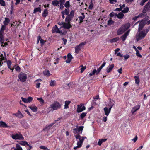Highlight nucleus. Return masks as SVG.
Segmentation results:
<instances>
[{"label": "nucleus", "instance_id": "603ef678", "mask_svg": "<svg viewBox=\"0 0 150 150\" xmlns=\"http://www.w3.org/2000/svg\"><path fill=\"white\" fill-rule=\"evenodd\" d=\"M69 15L73 18L74 15V11L73 10H72L70 12V14H69Z\"/></svg>", "mask_w": 150, "mask_h": 150}, {"label": "nucleus", "instance_id": "4be33fe9", "mask_svg": "<svg viewBox=\"0 0 150 150\" xmlns=\"http://www.w3.org/2000/svg\"><path fill=\"white\" fill-rule=\"evenodd\" d=\"M73 18L69 15H67L65 18V21L67 23H70Z\"/></svg>", "mask_w": 150, "mask_h": 150}, {"label": "nucleus", "instance_id": "4468645a", "mask_svg": "<svg viewBox=\"0 0 150 150\" xmlns=\"http://www.w3.org/2000/svg\"><path fill=\"white\" fill-rule=\"evenodd\" d=\"M55 124V122H53L52 123L50 124V125L46 126V127L43 128V130L44 131H47L50 129L52 126Z\"/></svg>", "mask_w": 150, "mask_h": 150}, {"label": "nucleus", "instance_id": "bb28decb", "mask_svg": "<svg viewBox=\"0 0 150 150\" xmlns=\"http://www.w3.org/2000/svg\"><path fill=\"white\" fill-rule=\"evenodd\" d=\"M119 40V37H117L112 39L110 40V42L112 43L118 41Z\"/></svg>", "mask_w": 150, "mask_h": 150}, {"label": "nucleus", "instance_id": "de8ad7c7", "mask_svg": "<svg viewBox=\"0 0 150 150\" xmlns=\"http://www.w3.org/2000/svg\"><path fill=\"white\" fill-rule=\"evenodd\" d=\"M38 100L40 102L41 105H42L44 103V101L42 98H38Z\"/></svg>", "mask_w": 150, "mask_h": 150}, {"label": "nucleus", "instance_id": "1a4fd4ad", "mask_svg": "<svg viewBox=\"0 0 150 150\" xmlns=\"http://www.w3.org/2000/svg\"><path fill=\"white\" fill-rule=\"evenodd\" d=\"M21 98L22 101L25 103H30L33 100V98L31 97H29L27 98L22 97Z\"/></svg>", "mask_w": 150, "mask_h": 150}, {"label": "nucleus", "instance_id": "8fccbe9b", "mask_svg": "<svg viewBox=\"0 0 150 150\" xmlns=\"http://www.w3.org/2000/svg\"><path fill=\"white\" fill-rule=\"evenodd\" d=\"M81 66L82 67L81 68V73L83 72L85 69H86V66H83V65H81Z\"/></svg>", "mask_w": 150, "mask_h": 150}, {"label": "nucleus", "instance_id": "9d476101", "mask_svg": "<svg viewBox=\"0 0 150 150\" xmlns=\"http://www.w3.org/2000/svg\"><path fill=\"white\" fill-rule=\"evenodd\" d=\"M129 30L127 31L120 37V38L122 40V41H124L125 40L127 37L129 35Z\"/></svg>", "mask_w": 150, "mask_h": 150}, {"label": "nucleus", "instance_id": "412c9836", "mask_svg": "<svg viewBox=\"0 0 150 150\" xmlns=\"http://www.w3.org/2000/svg\"><path fill=\"white\" fill-rule=\"evenodd\" d=\"M65 1V0H59V2H60V6L59 8L61 10H62L64 8V6L63 5Z\"/></svg>", "mask_w": 150, "mask_h": 150}, {"label": "nucleus", "instance_id": "e2e57ef3", "mask_svg": "<svg viewBox=\"0 0 150 150\" xmlns=\"http://www.w3.org/2000/svg\"><path fill=\"white\" fill-rule=\"evenodd\" d=\"M115 11H122V9H121V8L120 7L119 8H117L115 9Z\"/></svg>", "mask_w": 150, "mask_h": 150}, {"label": "nucleus", "instance_id": "2eb2a0df", "mask_svg": "<svg viewBox=\"0 0 150 150\" xmlns=\"http://www.w3.org/2000/svg\"><path fill=\"white\" fill-rule=\"evenodd\" d=\"M59 32L60 30L58 28L57 26L55 25L53 27L52 30V33H59Z\"/></svg>", "mask_w": 150, "mask_h": 150}, {"label": "nucleus", "instance_id": "79ce46f5", "mask_svg": "<svg viewBox=\"0 0 150 150\" xmlns=\"http://www.w3.org/2000/svg\"><path fill=\"white\" fill-rule=\"evenodd\" d=\"M63 11V13L67 15H69V10L68 9H65L64 11Z\"/></svg>", "mask_w": 150, "mask_h": 150}, {"label": "nucleus", "instance_id": "423d86ee", "mask_svg": "<svg viewBox=\"0 0 150 150\" xmlns=\"http://www.w3.org/2000/svg\"><path fill=\"white\" fill-rule=\"evenodd\" d=\"M127 29L124 25H122L117 31V35H120L123 34L127 30Z\"/></svg>", "mask_w": 150, "mask_h": 150}, {"label": "nucleus", "instance_id": "6e6d98bb", "mask_svg": "<svg viewBox=\"0 0 150 150\" xmlns=\"http://www.w3.org/2000/svg\"><path fill=\"white\" fill-rule=\"evenodd\" d=\"M40 43L41 44V46H42L44 44L45 42H46V41H45L44 40L41 39L40 40Z\"/></svg>", "mask_w": 150, "mask_h": 150}, {"label": "nucleus", "instance_id": "a878e982", "mask_svg": "<svg viewBox=\"0 0 150 150\" xmlns=\"http://www.w3.org/2000/svg\"><path fill=\"white\" fill-rule=\"evenodd\" d=\"M106 63V62H104L102 64L101 66L97 69V71H98V73H99L101 71V70L105 66Z\"/></svg>", "mask_w": 150, "mask_h": 150}, {"label": "nucleus", "instance_id": "ea45409f", "mask_svg": "<svg viewBox=\"0 0 150 150\" xmlns=\"http://www.w3.org/2000/svg\"><path fill=\"white\" fill-rule=\"evenodd\" d=\"M87 112H83L80 115L79 118L81 119H83L86 116Z\"/></svg>", "mask_w": 150, "mask_h": 150}, {"label": "nucleus", "instance_id": "2f4dec72", "mask_svg": "<svg viewBox=\"0 0 150 150\" xmlns=\"http://www.w3.org/2000/svg\"><path fill=\"white\" fill-rule=\"evenodd\" d=\"M144 25L143 23H140L139 25L138 31L139 32L144 27Z\"/></svg>", "mask_w": 150, "mask_h": 150}, {"label": "nucleus", "instance_id": "f8f14e48", "mask_svg": "<svg viewBox=\"0 0 150 150\" xmlns=\"http://www.w3.org/2000/svg\"><path fill=\"white\" fill-rule=\"evenodd\" d=\"M114 67V65L113 64H112L110 65H109L106 68V71L108 73L112 71Z\"/></svg>", "mask_w": 150, "mask_h": 150}, {"label": "nucleus", "instance_id": "774afa93", "mask_svg": "<svg viewBox=\"0 0 150 150\" xmlns=\"http://www.w3.org/2000/svg\"><path fill=\"white\" fill-rule=\"evenodd\" d=\"M62 40L64 42V44L66 45V44L67 42V39H66L64 38H62Z\"/></svg>", "mask_w": 150, "mask_h": 150}, {"label": "nucleus", "instance_id": "0eeeda50", "mask_svg": "<svg viewBox=\"0 0 150 150\" xmlns=\"http://www.w3.org/2000/svg\"><path fill=\"white\" fill-rule=\"evenodd\" d=\"M83 105L84 104H81L79 105H78L76 109L77 112L80 113L85 110L86 107Z\"/></svg>", "mask_w": 150, "mask_h": 150}, {"label": "nucleus", "instance_id": "052dcab7", "mask_svg": "<svg viewBox=\"0 0 150 150\" xmlns=\"http://www.w3.org/2000/svg\"><path fill=\"white\" fill-rule=\"evenodd\" d=\"M116 14L113 12H112L110 14V16L111 17H114L115 15L116 16Z\"/></svg>", "mask_w": 150, "mask_h": 150}, {"label": "nucleus", "instance_id": "0e129e2a", "mask_svg": "<svg viewBox=\"0 0 150 150\" xmlns=\"http://www.w3.org/2000/svg\"><path fill=\"white\" fill-rule=\"evenodd\" d=\"M67 57L68 58H71V59H72L73 58V57L72 56V55L70 53H69L67 55Z\"/></svg>", "mask_w": 150, "mask_h": 150}, {"label": "nucleus", "instance_id": "72a5a7b5", "mask_svg": "<svg viewBox=\"0 0 150 150\" xmlns=\"http://www.w3.org/2000/svg\"><path fill=\"white\" fill-rule=\"evenodd\" d=\"M52 3L53 6H57L59 4V1L57 0H54L52 2Z\"/></svg>", "mask_w": 150, "mask_h": 150}, {"label": "nucleus", "instance_id": "4d7b16f0", "mask_svg": "<svg viewBox=\"0 0 150 150\" xmlns=\"http://www.w3.org/2000/svg\"><path fill=\"white\" fill-rule=\"evenodd\" d=\"M82 139L79 138V142H80L82 144L83 142V141L84 140V139L85 138H86V137H85L83 136V137H82Z\"/></svg>", "mask_w": 150, "mask_h": 150}, {"label": "nucleus", "instance_id": "f257e3e1", "mask_svg": "<svg viewBox=\"0 0 150 150\" xmlns=\"http://www.w3.org/2000/svg\"><path fill=\"white\" fill-rule=\"evenodd\" d=\"M150 29V26L148 28L144 29L143 31L139 32L138 35L136 36L137 41H138L143 38L145 37Z\"/></svg>", "mask_w": 150, "mask_h": 150}, {"label": "nucleus", "instance_id": "f704fd0d", "mask_svg": "<svg viewBox=\"0 0 150 150\" xmlns=\"http://www.w3.org/2000/svg\"><path fill=\"white\" fill-rule=\"evenodd\" d=\"M123 8V9H122V13H127L129 11V8L128 7L126 6Z\"/></svg>", "mask_w": 150, "mask_h": 150}, {"label": "nucleus", "instance_id": "3c124183", "mask_svg": "<svg viewBox=\"0 0 150 150\" xmlns=\"http://www.w3.org/2000/svg\"><path fill=\"white\" fill-rule=\"evenodd\" d=\"M81 15H82V16L79 17V19L83 20L85 18V15L83 13H82Z\"/></svg>", "mask_w": 150, "mask_h": 150}, {"label": "nucleus", "instance_id": "5701e85b", "mask_svg": "<svg viewBox=\"0 0 150 150\" xmlns=\"http://www.w3.org/2000/svg\"><path fill=\"white\" fill-rule=\"evenodd\" d=\"M134 78L135 79V83L137 85H139L140 82V79L139 76H134Z\"/></svg>", "mask_w": 150, "mask_h": 150}, {"label": "nucleus", "instance_id": "c03bdc74", "mask_svg": "<svg viewBox=\"0 0 150 150\" xmlns=\"http://www.w3.org/2000/svg\"><path fill=\"white\" fill-rule=\"evenodd\" d=\"M64 6L66 8H68L70 7V2L69 1L66 2L64 4Z\"/></svg>", "mask_w": 150, "mask_h": 150}, {"label": "nucleus", "instance_id": "aec40b11", "mask_svg": "<svg viewBox=\"0 0 150 150\" xmlns=\"http://www.w3.org/2000/svg\"><path fill=\"white\" fill-rule=\"evenodd\" d=\"M150 8H149V7L147 6V5H146L143 10V13L144 14H146V12L148 11H150Z\"/></svg>", "mask_w": 150, "mask_h": 150}, {"label": "nucleus", "instance_id": "bf43d9fd", "mask_svg": "<svg viewBox=\"0 0 150 150\" xmlns=\"http://www.w3.org/2000/svg\"><path fill=\"white\" fill-rule=\"evenodd\" d=\"M72 59L69 58H68L66 60V63H69L71 61Z\"/></svg>", "mask_w": 150, "mask_h": 150}, {"label": "nucleus", "instance_id": "473e14b6", "mask_svg": "<svg viewBox=\"0 0 150 150\" xmlns=\"http://www.w3.org/2000/svg\"><path fill=\"white\" fill-rule=\"evenodd\" d=\"M103 110H104L105 114L107 116H108L109 115V114L110 113L108 110V108L107 107H105L104 108Z\"/></svg>", "mask_w": 150, "mask_h": 150}, {"label": "nucleus", "instance_id": "39448f33", "mask_svg": "<svg viewBox=\"0 0 150 150\" xmlns=\"http://www.w3.org/2000/svg\"><path fill=\"white\" fill-rule=\"evenodd\" d=\"M84 127L83 126H79L78 128H75L73 129V133L74 134H81Z\"/></svg>", "mask_w": 150, "mask_h": 150}, {"label": "nucleus", "instance_id": "cd10ccee", "mask_svg": "<svg viewBox=\"0 0 150 150\" xmlns=\"http://www.w3.org/2000/svg\"><path fill=\"white\" fill-rule=\"evenodd\" d=\"M48 14V10L47 9H45L42 13V16L44 17H46Z\"/></svg>", "mask_w": 150, "mask_h": 150}, {"label": "nucleus", "instance_id": "338daca9", "mask_svg": "<svg viewBox=\"0 0 150 150\" xmlns=\"http://www.w3.org/2000/svg\"><path fill=\"white\" fill-rule=\"evenodd\" d=\"M102 140H101V139H99V141L98 142V144L99 145V146H100L101 145L102 143Z\"/></svg>", "mask_w": 150, "mask_h": 150}, {"label": "nucleus", "instance_id": "58836bf2", "mask_svg": "<svg viewBox=\"0 0 150 150\" xmlns=\"http://www.w3.org/2000/svg\"><path fill=\"white\" fill-rule=\"evenodd\" d=\"M21 124L25 128H27L29 127V125L28 124L25 122H22Z\"/></svg>", "mask_w": 150, "mask_h": 150}, {"label": "nucleus", "instance_id": "680f3d73", "mask_svg": "<svg viewBox=\"0 0 150 150\" xmlns=\"http://www.w3.org/2000/svg\"><path fill=\"white\" fill-rule=\"evenodd\" d=\"M136 54L137 56L139 57L140 58H142V55H141V54H140L139 51L137 52L136 53Z\"/></svg>", "mask_w": 150, "mask_h": 150}, {"label": "nucleus", "instance_id": "49530a36", "mask_svg": "<svg viewBox=\"0 0 150 150\" xmlns=\"http://www.w3.org/2000/svg\"><path fill=\"white\" fill-rule=\"evenodd\" d=\"M20 144L22 145L25 146L28 145V144L26 142L23 141L20 143Z\"/></svg>", "mask_w": 150, "mask_h": 150}, {"label": "nucleus", "instance_id": "13d9d810", "mask_svg": "<svg viewBox=\"0 0 150 150\" xmlns=\"http://www.w3.org/2000/svg\"><path fill=\"white\" fill-rule=\"evenodd\" d=\"M40 148L44 150H49V149L44 146H41L40 147Z\"/></svg>", "mask_w": 150, "mask_h": 150}, {"label": "nucleus", "instance_id": "f3484780", "mask_svg": "<svg viewBox=\"0 0 150 150\" xmlns=\"http://www.w3.org/2000/svg\"><path fill=\"white\" fill-rule=\"evenodd\" d=\"M28 107L33 112H36L37 108L34 105H32L28 106Z\"/></svg>", "mask_w": 150, "mask_h": 150}, {"label": "nucleus", "instance_id": "f03ea898", "mask_svg": "<svg viewBox=\"0 0 150 150\" xmlns=\"http://www.w3.org/2000/svg\"><path fill=\"white\" fill-rule=\"evenodd\" d=\"M61 104L57 101H54L53 103L50 105L49 108H51L50 110L53 111L60 108Z\"/></svg>", "mask_w": 150, "mask_h": 150}, {"label": "nucleus", "instance_id": "7ed1b4c3", "mask_svg": "<svg viewBox=\"0 0 150 150\" xmlns=\"http://www.w3.org/2000/svg\"><path fill=\"white\" fill-rule=\"evenodd\" d=\"M86 42H83L77 45L75 48V52L77 54L79 53L82 47L85 45Z\"/></svg>", "mask_w": 150, "mask_h": 150}, {"label": "nucleus", "instance_id": "dca6fc26", "mask_svg": "<svg viewBox=\"0 0 150 150\" xmlns=\"http://www.w3.org/2000/svg\"><path fill=\"white\" fill-rule=\"evenodd\" d=\"M13 115H15L16 117L19 118H22L23 117L22 114L19 111H18L17 113L13 114Z\"/></svg>", "mask_w": 150, "mask_h": 150}, {"label": "nucleus", "instance_id": "e433bc0d", "mask_svg": "<svg viewBox=\"0 0 150 150\" xmlns=\"http://www.w3.org/2000/svg\"><path fill=\"white\" fill-rule=\"evenodd\" d=\"M6 62H7V64L8 68L9 69H11L12 70H13L14 68H11V61L10 60H8Z\"/></svg>", "mask_w": 150, "mask_h": 150}, {"label": "nucleus", "instance_id": "a18cd8bd", "mask_svg": "<svg viewBox=\"0 0 150 150\" xmlns=\"http://www.w3.org/2000/svg\"><path fill=\"white\" fill-rule=\"evenodd\" d=\"M96 72V69H94L93 70L92 72L90 73L89 74V76H91L93 75H94Z\"/></svg>", "mask_w": 150, "mask_h": 150}, {"label": "nucleus", "instance_id": "09e8293b", "mask_svg": "<svg viewBox=\"0 0 150 150\" xmlns=\"http://www.w3.org/2000/svg\"><path fill=\"white\" fill-rule=\"evenodd\" d=\"M114 21L112 19H110L108 21V25H110L113 24Z\"/></svg>", "mask_w": 150, "mask_h": 150}, {"label": "nucleus", "instance_id": "ddd939ff", "mask_svg": "<svg viewBox=\"0 0 150 150\" xmlns=\"http://www.w3.org/2000/svg\"><path fill=\"white\" fill-rule=\"evenodd\" d=\"M70 23H65L64 22L63 28L64 29H69L72 27V26Z\"/></svg>", "mask_w": 150, "mask_h": 150}, {"label": "nucleus", "instance_id": "c85d7f7f", "mask_svg": "<svg viewBox=\"0 0 150 150\" xmlns=\"http://www.w3.org/2000/svg\"><path fill=\"white\" fill-rule=\"evenodd\" d=\"M71 103L70 101H66L65 102L64 108V109H66L69 108V105Z\"/></svg>", "mask_w": 150, "mask_h": 150}, {"label": "nucleus", "instance_id": "5fc2aeb1", "mask_svg": "<svg viewBox=\"0 0 150 150\" xmlns=\"http://www.w3.org/2000/svg\"><path fill=\"white\" fill-rule=\"evenodd\" d=\"M148 0H142L140 3V5L141 6L144 5V3Z\"/></svg>", "mask_w": 150, "mask_h": 150}, {"label": "nucleus", "instance_id": "393cba45", "mask_svg": "<svg viewBox=\"0 0 150 150\" xmlns=\"http://www.w3.org/2000/svg\"><path fill=\"white\" fill-rule=\"evenodd\" d=\"M43 74L46 77H49L51 74L49 71L47 70H45L43 71Z\"/></svg>", "mask_w": 150, "mask_h": 150}, {"label": "nucleus", "instance_id": "a19ab883", "mask_svg": "<svg viewBox=\"0 0 150 150\" xmlns=\"http://www.w3.org/2000/svg\"><path fill=\"white\" fill-rule=\"evenodd\" d=\"M5 29V25H2L1 26V30L0 31V32H1L2 33L3 36V34L4 33L3 31Z\"/></svg>", "mask_w": 150, "mask_h": 150}, {"label": "nucleus", "instance_id": "7c9ffc66", "mask_svg": "<svg viewBox=\"0 0 150 150\" xmlns=\"http://www.w3.org/2000/svg\"><path fill=\"white\" fill-rule=\"evenodd\" d=\"M5 20L4 21L3 23L4 25H6L9 23L10 20L8 18H5Z\"/></svg>", "mask_w": 150, "mask_h": 150}, {"label": "nucleus", "instance_id": "6e6552de", "mask_svg": "<svg viewBox=\"0 0 150 150\" xmlns=\"http://www.w3.org/2000/svg\"><path fill=\"white\" fill-rule=\"evenodd\" d=\"M19 79L21 81L24 82L27 79V76L26 74L23 73H21L18 76Z\"/></svg>", "mask_w": 150, "mask_h": 150}, {"label": "nucleus", "instance_id": "a211bd4d", "mask_svg": "<svg viewBox=\"0 0 150 150\" xmlns=\"http://www.w3.org/2000/svg\"><path fill=\"white\" fill-rule=\"evenodd\" d=\"M6 58L2 55H0V66H1L4 63L6 62Z\"/></svg>", "mask_w": 150, "mask_h": 150}, {"label": "nucleus", "instance_id": "9b49d317", "mask_svg": "<svg viewBox=\"0 0 150 150\" xmlns=\"http://www.w3.org/2000/svg\"><path fill=\"white\" fill-rule=\"evenodd\" d=\"M140 108V105H136V106L133 107L131 110V112L132 114H134L135 112L139 110Z\"/></svg>", "mask_w": 150, "mask_h": 150}, {"label": "nucleus", "instance_id": "864d4df0", "mask_svg": "<svg viewBox=\"0 0 150 150\" xmlns=\"http://www.w3.org/2000/svg\"><path fill=\"white\" fill-rule=\"evenodd\" d=\"M0 4L2 6H5L6 5V4L3 0H0Z\"/></svg>", "mask_w": 150, "mask_h": 150}, {"label": "nucleus", "instance_id": "20e7f679", "mask_svg": "<svg viewBox=\"0 0 150 150\" xmlns=\"http://www.w3.org/2000/svg\"><path fill=\"white\" fill-rule=\"evenodd\" d=\"M12 138L15 140H23L24 139L22 135L20 134H13L11 136Z\"/></svg>", "mask_w": 150, "mask_h": 150}, {"label": "nucleus", "instance_id": "37998d69", "mask_svg": "<svg viewBox=\"0 0 150 150\" xmlns=\"http://www.w3.org/2000/svg\"><path fill=\"white\" fill-rule=\"evenodd\" d=\"M93 7V3L92 0L91 1L90 4L89 5L88 8L90 10H92Z\"/></svg>", "mask_w": 150, "mask_h": 150}, {"label": "nucleus", "instance_id": "c9c22d12", "mask_svg": "<svg viewBox=\"0 0 150 150\" xmlns=\"http://www.w3.org/2000/svg\"><path fill=\"white\" fill-rule=\"evenodd\" d=\"M16 148H14V147L12 148L14 149V150H23L22 148L21 147L20 145L18 144H16Z\"/></svg>", "mask_w": 150, "mask_h": 150}, {"label": "nucleus", "instance_id": "69168bd1", "mask_svg": "<svg viewBox=\"0 0 150 150\" xmlns=\"http://www.w3.org/2000/svg\"><path fill=\"white\" fill-rule=\"evenodd\" d=\"M122 68L121 67V68H120V69H119L118 70V73L120 74H122Z\"/></svg>", "mask_w": 150, "mask_h": 150}, {"label": "nucleus", "instance_id": "c756f323", "mask_svg": "<svg viewBox=\"0 0 150 150\" xmlns=\"http://www.w3.org/2000/svg\"><path fill=\"white\" fill-rule=\"evenodd\" d=\"M116 16L119 19H121L123 18L124 15L122 13L120 12L118 14H116Z\"/></svg>", "mask_w": 150, "mask_h": 150}, {"label": "nucleus", "instance_id": "6ab92c4d", "mask_svg": "<svg viewBox=\"0 0 150 150\" xmlns=\"http://www.w3.org/2000/svg\"><path fill=\"white\" fill-rule=\"evenodd\" d=\"M0 42L1 43V46L3 47H4L6 46V45L4 44V40H3V37L1 33L0 32Z\"/></svg>", "mask_w": 150, "mask_h": 150}, {"label": "nucleus", "instance_id": "b1692460", "mask_svg": "<svg viewBox=\"0 0 150 150\" xmlns=\"http://www.w3.org/2000/svg\"><path fill=\"white\" fill-rule=\"evenodd\" d=\"M0 127L4 128H7L8 127V126L5 122L2 121H1L0 122Z\"/></svg>", "mask_w": 150, "mask_h": 150}, {"label": "nucleus", "instance_id": "4c0bfd02", "mask_svg": "<svg viewBox=\"0 0 150 150\" xmlns=\"http://www.w3.org/2000/svg\"><path fill=\"white\" fill-rule=\"evenodd\" d=\"M56 81L55 80H52L50 82V85L51 86L53 87L56 85Z\"/></svg>", "mask_w": 150, "mask_h": 150}]
</instances>
